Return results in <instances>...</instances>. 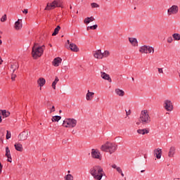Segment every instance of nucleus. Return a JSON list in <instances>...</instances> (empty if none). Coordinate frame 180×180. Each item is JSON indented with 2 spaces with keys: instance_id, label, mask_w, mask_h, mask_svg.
<instances>
[{
  "instance_id": "obj_1",
  "label": "nucleus",
  "mask_w": 180,
  "mask_h": 180,
  "mask_svg": "<svg viewBox=\"0 0 180 180\" xmlns=\"http://www.w3.org/2000/svg\"><path fill=\"white\" fill-rule=\"evenodd\" d=\"M89 172L93 176L94 179L101 180L102 179L103 175H105V172H103V168L99 165L94 166L91 167Z\"/></svg>"
},
{
  "instance_id": "obj_2",
  "label": "nucleus",
  "mask_w": 180,
  "mask_h": 180,
  "mask_svg": "<svg viewBox=\"0 0 180 180\" xmlns=\"http://www.w3.org/2000/svg\"><path fill=\"white\" fill-rule=\"evenodd\" d=\"M44 45L41 46H39V44L35 43L32 49V56L34 60H37L39 57L43 56V53H44Z\"/></svg>"
},
{
  "instance_id": "obj_3",
  "label": "nucleus",
  "mask_w": 180,
  "mask_h": 180,
  "mask_svg": "<svg viewBox=\"0 0 180 180\" xmlns=\"http://www.w3.org/2000/svg\"><path fill=\"white\" fill-rule=\"evenodd\" d=\"M100 150H101V151H104L105 153L113 154V153L117 150V146L116 143L106 142L101 146Z\"/></svg>"
},
{
  "instance_id": "obj_4",
  "label": "nucleus",
  "mask_w": 180,
  "mask_h": 180,
  "mask_svg": "<svg viewBox=\"0 0 180 180\" xmlns=\"http://www.w3.org/2000/svg\"><path fill=\"white\" fill-rule=\"evenodd\" d=\"M139 120L142 124H148L151 122V117L148 110H142L140 113Z\"/></svg>"
},
{
  "instance_id": "obj_5",
  "label": "nucleus",
  "mask_w": 180,
  "mask_h": 180,
  "mask_svg": "<svg viewBox=\"0 0 180 180\" xmlns=\"http://www.w3.org/2000/svg\"><path fill=\"white\" fill-rule=\"evenodd\" d=\"M56 8H63V2L61 1L54 0L53 3H48L45 11H51L56 9Z\"/></svg>"
},
{
  "instance_id": "obj_6",
  "label": "nucleus",
  "mask_w": 180,
  "mask_h": 180,
  "mask_svg": "<svg viewBox=\"0 0 180 180\" xmlns=\"http://www.w3.org/2000/svg\"><path fill=\"white\" fill-rule=\"evenodd\" d=\"M75 126H77V120L74 118H66L63 123V127L68 129H72Z\"/></svg>"
},
{
  "instance_id": "obj_7",
  "label": "nucleus",
  "mask_w": 180,
  "mask_h": 180,
  "mask_svg": "<svg viewBox=\"0 0 180 180\" xmlns=\"http://www.w3.org/2000/svg\"><path fill=\"white\" fill-rule=\"evenodd\" d=\"M139 53L141 54H154V47L143 45L139 48Z\"/></svg>"
},
{
  "instance_id": "obj_8",
  "label": "nucleus",
  "mask_w": 180,
  "mask_h": 180,
  "mask_svg": "<svg viewBox=\"0 0 180 180\" xmlns=\"http://www.w3.org/2000/svg\"><path fill=\"white\" fill-rule=\"evenodd\" d=\"M91 158L102 161V153L98 149L93 148L91 152Z\"/></svg>"
},
{
  "instance_id": "obj_9",
  "label": "nucleus",
  "mask_w": 180,
  "mask_h": 180,
  "mask_svg": "<svg viewBox=\"0 0 180 180\" xmlns=\"http://www.w3.org/2000/svg\"><path fill=\"white\" fill-rule=\"evenodd\" d=\"M163 108L167 112H172L174 110V104L171 100H165L163 103Z\"/></svg>"
},
{
  "instance_id": "obj_10",
  "label": "nucleus",
  "mask_w": 180,
  "mask_h": 180,
  "mask_svg": "<svg viewBox=\"0 0 180 180\" xmlns=\"http://www.w3.org/2000/svg\"><path fill=\"white\" fill-rule=\"evenodd\" d=\"M179 11V8L176 5H173L170 8L167 9V15L168 16H171L172 15H176Z\"/></svg>"
},
{
  "instance_id": "obj_11",
  "label": "nucleus",
  "mask_w": 180,
  "mask_h": 180,
  "mask_svg": "<svg viewBox=\"0 0 180 180\" xmlns=\"http://www.w3.org/2000/svg\"><path fill=\"white\" fill-rule=\"evenodd\" d=\"M29 137V131H23L18 135V140L19 141H25L27 140V138Z\"/></svg>"
},
{
  "instance_id": "obj_12",
  "label": "nucleus",
  "mask_w": 180,
  "mask_h": 180,
  "mask_svg": "<svg viewBox=\"0 0 180 180\" xmlns=\"http://www.w3.org/2000/svg\"><path fill=\"white\" fill-rule=\"evenodd\" d=\"M153 155H155L157 160H161V156L162 155V150L160 148L154 149Z\"/></svg>"
},
{
  "instance_id": "obj_13",
  "label": "nucleus",
  "mask_w": 180,
  "mask_h": 180,
  "mask_svg": "<svg viewBox=\"0 0 180 180\" xmlns=\"http://www.w3.org/2000/svg\"><path fill=\"white\" fill-rule=\"evenodd\" d=\"M93 56L94 58H97L98 60H102V58H103V55L102 54V50L101 49L94 51L93 52Z\"/></svg>"
},
{
  "instance_id": "obj_14",
  "label": "nucleus",
  "mask_w": 180,
  "mask_h": 180,
  "mask_svg": "<svg viewBox=\"0 0 180 180\" xmlns=\"http://www.w3.org/2000/svg\"><path fill=\"white\" fill-rule=\"evenodd\" d=\"M176 151V148H175V146H171L168 152L169 158H174Z\"/></svg>"
},
{
  "instance_id": "obj_15",
  "label": "nucleus",
  "mask_w": 180,
  "mask_h": 180,
  "mask_svg": "<svg viewBox=\"0 0 180 180\" xmlns=\"http://www.w3.org/2000/svg\"><path fill=\"white\" fill-rule=\"evenodd\" d=\"M101 78H103V79H105V81H108V82H112V78H110V76L106 72H101Z\"/></svg>"
},
{
  "instance_id": "obj_16",
  "label": "nucleus",
  "mask_w": 180,
  "mask_h": 180,
  "mask_svg": "<svg viewBox=\"0 0 180 180\" xmlns=\"http://www.w3.org/2000/svg\"><path fill=\"white\" fill-rule=\"evenodd\" d=\"M23 27L22 24V20L18 19V21H16L14 24V29L16 30H20L22 27Z\"/></svg>"
},
{
  "instance_id": "obj_17",
  "label": "nucleus",
  "mask_w": 180,
  "mask_h": 180,
  "mask_svg": "<svg viewBox=\"0 0 180 180\" xmlns=\"http://www.w3.org/2000/svg\"><path fill=\"white\" fill-rule=\"evenodd\" d=\"M129 41L133 46V47H138L139 46V41H137V39L134 37H129Z\"/></svg>"
},
{
  "instance_id": "obj_18",
  "label": "nucleus",
  "mask_w": 180,
  "mask_h": 180,
  "mask_svg": "<svg viewBox=\"0 0 180 180\" xmlns=\"http://www.w3.org/2000/svg\"><path fill=\"white\" fill-rule=\"evenodd\" d=\"M69 49L70 50H71V51H73L74 53H78V51H79V48H78L77 44L74 43L70 44Z\"/></svg>"
},
{
  "instance_id": "obj_19",
  "label": "nucleus",
  "mask_w": 180,
  "mask_h": 180,
  "mask_svg": "<svg viewBox=\"0 0 180 180\" xmlns=\"http://www.w3.org/2000/svg\"><path fill=\"white\" fill-rule=\"evenodd\" d=\"M62 61H63V59H61V58L57 57L53 59V65L54 67H58L60 65V64L62 63Z\"/></svg>"
},
{
  "instance_id": "obj_20",
  "label": "nucleus",
  "mask_w": 180,
  "mask_h": 180,
  "mask_svg": "<svg viewBox=\"0 0 180 180\" xmlns=\"http://www.w3.org/2000/svg\"><path fill=\"white\" fill-rule=\"evenodd\" d=\"M95 93L90 91L89 90L87 91V94H86V101H92L94 99V96Z\"/></svg>"
},
{
  "instance_id": "obj_21",
  "label": "nucleus",
  "mask_w": 180,
  "mask_h": 180,
  "mask_svg": "<svg viewBox=\"0 0 180 180\" xmlns=\"http://www.w3.org/2000/svg\"><path fill=\"white\" fill-rule=\"evenodd\" d=\"M94 20H95V18L93 16L87 17L84 20V23H85V25H89V23L94 22Z\"/></svg>"
},
{
  "instance_id": "obj_22",
  "label": "nucleus",
  "mask_w": 180,
  "mask_h": 180,
  "mask_svg": "<svg viewBox=\"0 0 180 180\" xmlns=\"http://www.w3.org/2000/svg\"><path fill=\"white\" fill-rule=\"evenodd\" d=\"M115 92L116 95H117L118 96H121V97L124 96V91L120 89H115Z\"/></svg>"
},
{
  "instance_id": "obj_23",
  "label": "nucleus",
  "mask_w": 180,
  "mask_h": 180,
  "mask_svg": "<svg viewBox=\"0 0 180 180\" xmlns=\"http://www.w3.org/2000/svg\"><path fill=\"white\" fill-rule=\"evenodd\" d=\"M0 115H2L3 117H9L11 112L6 110H0Z\"/></svg>"
},
{
  "instance_id": "obj_24",
  "label": "nucleus",
  "mask_w": 180,
  "mask_h": 180,
  "mask_svg": "<svg viewBox=\"0 0 180 180\" xmlns=\"http://www.w3.org/2000/svg\"><path fill=\"white\" fill-rule=\"evenodd\" d=\"M14 147L17 151H23V146L20 143H15Z\"/></svg>"
},
{
  "instance_id": "obj_25",
  "label": "nucleus",
  "mask_w": 180,
  "mask_h": 180,
  "mask_svg": "<svg viewBox=\"0 0 180 180\" xmlns=\"http://www.w3.org/2000/svg\"><path fill=\"white\" fill-rule=\"evenodd\" d=\"M138 134H142L144 136V134H148L150 131L147 129H138L137 131Z\"/></svg>"
},
{
  "instance_id": "obj_26",
  "label": "nucleus",
  "mask_w": 180,
  "mask_h": 180,
  "mask_svg": "<svg viewBox=\"0 0 180 180\" xmlns=\"http://www.w3.org/2000/svg\"><path fill=\"white\" fill-rule=\"evenodd\" d=\"M37 84L38 85H39V86H44V84H46V79L43 77H41L38 79L37 81Z\"/></svg>"
},
{
  "instance_id": "obj_27",
  "label": "nucleus",
  "mask_w": 180,
  "mask_h": 180,
  "mask_svg": "<svg viewBox=\"0 0 180 180\" xmlns=\"http://www.w3.org/2000/svg\"><path fill=\"white\" fill-rule=\"evenodd\" d=\"M61 30V27H60V25H58L55 30L53 33L52 34V36H57V34H58V32H60V30Z\"/></svg>"
},
{
  "instance_id": "obj_28",
  "label": "nucleus",
  "mask_w": 180,
  "mask_h": 180,
  "mask_svg": "<svg viewBox=\"0 0 180 180\" xmlns=\"http://www.w3.org/2000/svg\"><path fill=\"white\" fill-rule=\"evenodd\" d=\"M172 37H173L174 40H176V41H179V40H180V34L178 33L173 34Z\"/></svg>"
},
{
  "instance_id": "obj_29",
  "label": "nucleus",
  "mask_w": 180,
  "mask_h": 180,
  "mask_svg": "<svg viewBox=\"0 0 180 180\" xmlns=\"http://www.w3.org/2000/svg\"><path fill=\"white\" fill-rule=\"evenodd\" d=\"M59 79L58 77H56L55 80L52 83V88L53 89H56V85H57V83L58 82Z\"/></svg>"
},
{
  "instance_id": "obj_30",
  "label": "nucleus",
  "mask_w": 180,
  "mask_h": 180,
  "mask_svg": "<svg viewBox=\"0 0 180 180\" xmlns=\"http://www.w3.org/2000/svg\"><path fill=\"white\" fill-rule=\"evenodd\" d=\"M51 120L52 122H58L59 120H61V116H58V115L53 116Z\"/></svg>"
},
{
  "instance_id": "obj_31",
  "label": "nucleus",
  "mask_w": 180,
  "mask_h": 180,
  "mask_svg": "<svg viewBox=\"0 0 180 180\" xmlns=\"http://www.w3.org/2000/svg\"><path fill=\"white\" fill-rule=\"evenodd\" d=\"M103 54V58H108V57H109V56H110V52H109V51H105L103 53H102Z\"/></svg>"
},
{
  "instance_id": "obj_32",
  "label": "nucleus",
  "mask_w": 180,
  "mask_h": 180,
  "mask_svg": "<svg viewBox=\"0 0 180 180\" xmlns=\"http://www.w3.org/2000/svg\"><path fill=\"white\" fill-rule=\"evenodd\" d=\"M6 157L11 158V150H9V147L6 148Z\"/></svg>"
},
{
  "instance_id": "obj_33",
  "label": "nucleus",
  "mask_w": 180,
  "mask_h": 180,
  "mask_svg": "<svg viewBox=\"0 0 180 180\" xmlns=\"http://www.w3.org/2000/svg\"><path fill=\"white\" fill-rule=\"evenodd\" d=\"M18 68H19V65H18V64L16 63L12 65L11 68V69L13 70V72H15V71H16Z\"/></svg>"
},
{
  "instance_id": "obj_34",
  "label": "nucleus",
  "mask_w": 180,
  "mask_h": 180,
  "mask_svg": "<svg viewBox=\"0 0 180 180\" xmlns=\"http://www.w3.org/2000/svg\"><path fill=\"white\" fill-rule=\"evenodd\" d=\"M65 180H74V176L71 174H68L65 176Z\"/></svg>"
},
{
  "instance_id": "obj_35",
  "label": "nucleus",
  "mask_w": 180,
  "mask_h": 180,
  "mask_svg": "<svg viewBox=\"0 0 180 180\" xmlns=\"http://www.w3.org/2000/svg\"><path fill=\"white\" fill-rule=\"evenodd\" d=\"M91 29V30H95L98 29V25H94L93 26L87 27V30H89Z\"/></svg>"
},
{
  "instance_id": "obj_36",
  "label": "nucleus",
  "mask_w": 180,
  "mask_h": 180,
  "mask_svg": "<svg viewBox=\"0 0 180 180\" xmlns=\"http://www.w3.org/2000/svg\"><path fill=\"white\" fill-rule=\"evenodd\" d=\"M91 8H99L100 6L97 3H91Z\"/></svg>"
},
{
  "instance_id": "obj_37",
  "label": "nucleus",
  "mask_w": 180,
  "mask_h": 180,
  "mask_svg": "<svg viewBox=\"0 0 180 180\" xmlns=\"http://www.w3.org/2000/svg\"><path fill=\"white\" fill-rule=\"evenodd\" d=\"M6 20H7L6 14H4L1 18V22H6Z\"/></svg>"
},
{
  "instance_id": "obj_38",
  "label": "nucleus",
  "mask_w": 180,
  "mask_h": 180,
  "mask_svg": "<svg viewBox=\"0 0 180 180\" xmlns=\"http://www.w3.org/2000/svg\"><path fill=\"white\" fill-rule=\"evenodd\" d=\"M167 43L171 44V43H172V41H174V39L172 38V37H169L167 39Z\"/></svg>"
},
{
  "instance_id": "obj_39",
  "label": "nucleus",
  "mask_w": 180,
  "mask_h": 180,
  "mask_svg": "<svg viewBox=\"0 0 180 180\" xmlns=\"http://www.w3.org/2000/svg\"><path fill=\"white\" fill-rule=\"evenodd\" d=\"M6 139L7 140H9V139H11V132H9V131H6Z\"/></svg>"
},
{
  "instance_id": "obj_40",
  "label": "nucleus",
  "mask_w": 180,
  "mask_h": 180,
  "mask_svg": "<svg viewBox=\"0 0 180 180\" xmlns=\"http://www.w3.org/2000/svg\"><path fill=\"white\" fill-rule=\"evenodd\" d=\"M125 112H126V116H130V115H131V110H125Z\"/></svg>"
},
{
  "instance_id": "obj_41",
  "label": "nucleus",
  "mask_w": 180,
  "mask_h": 180,
  "mask_svg": "<svg viewBox=\"0 0 180 180\" xmlns=\"http://www.w3.org/2000/svg\"><path fill=\"white\" fill-rule=\"evenodd\" d=\"M158 71L159 72V74H164V70H162V68H158Z\"/></svg>"
},
{
  "instance_id": "obj_42",
  "label": "nucleus",
  "mask_w": 180,
  "mask_h": 180,
  "mask_svg": "<svg viewBox=\"0 0 180 180\" xmlns=\"http://www.w3.org/2000/svg\"><path fill=\"white\" fill-rule=\"evenodd\" d=\"M15 78H16V74H13V72L11 75L12 81H15Z\"/></svg>"
},
{
  "instance_id": "obj_43",
  "label": "nucleus",
  "mask_w": 180,
  "mask_h": 180,
  "mask_svg": "<svg viewBox=\"0 0 180 180\" xmlns=\"http://www.w3.org/2000/svg\"><path fill=\"white\" fill-rule=\"evenodd\" d=\"M116 171L118 174H122V168H120V167H118V168L116 169Z\"/></svg>"
},
{
  "instance_id": "obj_44",
  "label": "nucleus",
  "mask_w": 180,
  "mask_h": 180,
  "mask_svg": "<svg viewBox=\"0 0 180 180\" xmlns=\"http://www.w3.org/2000/svg\"><path fill=\"white\" fill-rule=\"evenodd\" d=\"M111 167H112V168H113L114 169H117V168L119 167H117V165H116L115 164L112 165Z\"/></svg>"
},
{
  "instance_id": "obj_45",
  "label": "nucleus",
  "mask_w": 180,
  "mask_h": 180,
  "mask_svg": "<svg viewBox=\"0 0 180 180\" xmlns=\"http://www.w3.org/2000/svg\"><path fill=\"white\" fill-rule=\"evenodd\" d=\"M53 112H56V108L54 107V105H53L51 108V113H53Z\"/></svg>"
},
{
  "instance_id": "obj_46",
  "label": "nucleus",
  "mask_w": 180,
  "mask_h": 180,
  "mask_svg": "<svg viewBox=\"0 0 180 180\" xmlns=\"http://www.w3.org/2000/svg\"><path fill=\"white\" fill-rule=\"evenodd\" d=\"M0 174H2V165L1 164V162H0Z\"/></svg>"
},
{
  "instance_id": "obj_47",
  "label": "nucleus",
  "mask_w": 180,
  "mask_h": 180,
  "mask_svg": "<svg viewBox=\"0 0 180 180\" xmlns=\"http://www.w3.org/2000/svg\"><path fill=\"white\" fill-rule=\"evenodd\" d=\"M7 161H8V162H12V157L11 156V158H8V159H7Z\"/></svg>"
},
{
  "instance_id": "obj_48",
  "label": "nucleus",
  "mask_w": 180,
  "mask_h": 180,
  "mask_svg": "<svg viewBox=\"0 0 180 180\" xmlns=\"http://www.w3.org/2000/svg\"><path fill=\"white\" fill-rule=\"evenodd\" d=\"M2 63H4V60H2V58L0 56V65H2Z\"/></svg>"
},
{
  "instance_id": "obj_49",
  "label": "nucleus",
  "mask_w": 180,
  "mask_h": 180,
  "mask_svg": "<svg viewBox=\"0 0 180 180\" xmlns=\"http://www.w3.org/2000/svg\"><path fill=\"white\" fill-rule=\"evenodd\" d=\"M24 13L27 14V9H24V11H22Z\"/></svg>"
},
{
  "instance_id": "obj_50",
  "label": "nucleus",
  "mask_w": 180,
  "mask_h": 180,
  "mask_svg": "<svg viewBox=\"0 0 180 180\" xmlns=\"http://www.w3.org/2000/svg\"><path fill=\"white\" fill-rule=\"evenodd\" d=\"M121 174L122 176H124V174H123V171L121 172V173H120Z\"/></svg>"
},
{
  "instance_id": "obj_51",
  "label": "nucleus",
  "mask_w": 180,
  "mask_h": 180,
  "mask_svg": "<svg viewBox=\"0 0 180 180\" xmlns=\"http://www.w3.org/2000/svg\"><path fill=\"white\" fill-rule=\"evenodd\" d=\"M67 43H68V44H69V46H70V44H72V43L70 42V40H67Z\"/></svg>"
},
{
  "instance_id": "obj_52",
  "label": "nucleus",
  "mask_w": 180,
  "mask_h": 180,
  "mask_svg": "<svg viewBox=\"0 0 180 180\" xmlns=\"http://www.w3.org/2000/svg\"><path fill=\"white\" fill-rule=\"evenodd\" d=\"M0 123H2V117L0 116Z\"/></svg>"
},
{
  "instance_id": "obj_53",
  "label": "nucleus",
  "mask_w": 180,
  "mask_h": 180,
  "mask_svg": "<svg viewBox=\"0 0 180 180\" xmlns=\"http://www.w3.org/2000/svg\"><path fill=\"white\" fill-rule=\"evenodd\" d=\"M2 44V40L0 39V46Z\"/></svg>"
},
{
  "instance_id": "obj_54",
  "label": "nucleus",
  "mask_w": 180,
  "mask_h": 180,
  "mask_svg": "<svg viewBox=\"0 0 180 180\" xmlns=\"http://www.w3.org/2000/svg\"><path fill=\"white\" fill-rule=\"evenodd\" d=\"M141 173L146 172V170H141Z\"/></svg>"
},
{
  "instance_id": "obj_55",
  "label": "nucleus",
  "mask_w": 180,
  "mask_h": 180,
  "mask_svg": "<svg viewBox=\"0 0 180 180\" xmlns=\"http://www.w3.org/2000/svg\"><path fill=\"white\" fill-rule=\"evenodd\" d=\"M107 2H109V1H110V0H105Z\"/></svg>"
},
{
  "instance_id": "obj_56",
  "label": "nucleus",
  "mask_w": 180,
  "mask_h": 180,
  "mask_svg": "<svg viewBox=\"0 0 180 180\" xmlns=\"http://www.w3.org/2000/svg\"><path fill=\"white\" fill-rule=\"evenodd\" d=\"M0 34H2V32L1 31H0Z\"/></svg>"
},
{
  "instance_id": "obj_57",
  "label": "nucleus",
  "mask_w": 180,
  "mask_h": 180,
  "mask_svg": "<svg viewBox=\"0 0 180 180\" xmlns=\"http://www.w3.org/2000/svg\"><path fill=\"white\" fill-rule=\"evenodd\" d=\"M70 9H72V6H70Z\"/></svg>"
},
{
  "instance_id": "obj_58",
  "label": "nucleus",
  "mask_w": 180,
  "mask_h": 180,
  "mask_svg": "<svg viewBox=\"0 0 180 180\" xmlns=\"http://www.w3.org/2000/svg\"><path fill=\"white\" fill-rule=\"evenodd\" d=\"M132 81H134V78L132 77Z\"/></svg>"
},
{
  "instance_id": "obj_59",
  "label": "nucleus",
  "mask_w": 180,
  "mask_h": 180,
  "mask_svg": "<svg viewBox=\"0 0 180 180\" xmlns=\"http://www.w3.org/2000/svg\"><path fill=\"white\" fill-rule=\"evenodd\" d=\"M72 133H73V134H75L74 131H72Z\"/></svg>"
},
{
  "instance_id": "obj_60",
  "label": "nucleus",
  "mask_w": 180,
  "mask_h": 180,
  "mask_svg": "<svg viewBox=\"0 0 180 180\" xmlns=\"http://www.w3.org/2000/svg\"><path fill=\"white\" fill-rule=\"evenodd\" d=\"M68 174H70V172H70V171H68Z\"/></svg>"
},
{
  "instance_id": "obj_61",
  "label": "nucleus",
  "mask_w": 180,
  "mask_h": 180,
  "mask_svg": "<svg viewBox=\"0 0 180 180\" xmlns=\"http://www.w3.org/2000/svg\"><path fill=\"white\" fill-rule=\"evenodd\" d=\"M59 112H60V113H61V110H60Z\"/></svg>"
},
{
  "instance_id": "obj_62",
  "label": "nucleus",
  "mask_w": 180,
  "mask_h": 180,
  "mask_svg": "<svg viewBox=\"0 0 180 180\" xmlns=\"http://www.w3.org/2000/svg\"><path fill=\"white\" fill-rule=\"evenodd\" d=\"M50 47H51V44H50Z\"/></svg>"
}]
</instances>
